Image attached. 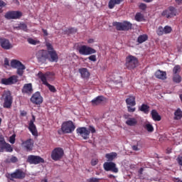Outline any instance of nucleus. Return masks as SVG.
<instances>
[{
	"instance_id": "nucleus-1",
	"label": "nucleus",
	"mask_w": 182,
	"mask_h": 182,
	"mask_svg": "<svg viewBox=\"0 0 182 182\" xmlns=\"http://www.w3.org/2000/svg\"><path fill=\"white\" fill-rule=\"evenodd\" d=\"M49 76H52V73L47 72L43 74L42 72L39 71L38 73V77H39V79H41L43 85L47 86V87H48L49 90L52 92V93H56V88L55 87V86L48 82V79H49Z\"/></svg>"
},
{
	"instance_id": "nucleus-2",
	"label": "nucleus",
	"mask_w": 182,
	"mask_h": 182,
	"mask_svg": "<svg viewBox=\"0 0 182 182\" xmlns=\"http://www.w3.org/2000/svg\"><path fill=\"white\" fill-rule=\"evenodd\" d=\"M3 100V107L4 109H11L12 107V103H14V97L11 94V91H6L1 96Z\"/></svg>"
},
{
	"instance_id": "nucleus-3",
	"label": "nucleus",
	"mask_w": 182,
	"mask_h": 182,
	"mask_svg": "<svg viewBox=\"0 0 182 182\" xmlns=\"http://www.w3.org/2000/svg\"><path fill=\"white\" fill-rule=\"evenodd\" d=\"M139 64V59L136 56L129 55L126 57L125 59V67L129 70H132L137 67Z\"/></svg>"
},
{
	"instance_id": "nucleus-4",
	"label": "nucleus",
	"mask_w": 182,
	"mask_h": 182,
	"mask_svg": "<svg viewBox=\"0 0 182 182\" xmlns=\"http://www.w3.org/2000/svg\"><path fill=\"white\" fill-rule=\"evenodd\" d=\"M76 129V126L73 121H65L61 124V131L64 134H69L73 133Z\"/></svg>"
},
{
	"instance_id": "nucleus-5",
	"label": "nucleus",
	"mask_w": 182,
	"mask_h": 182,
	"mask_svg": "<svg viewBox=\"0 0 182 182\" xmlns=\"http://www.w3.org/2000/svg\"><path fill=\"white\" fill-rule=\"evenodd\" d=\"M11 66L13 69H16V73L18 76H23L25 69L26 67L21 61L18 60H12L11 61Z\"/></svg>"
},
{
	"instance_id": "nucleus-6",
	"label": "nucleus",
	"mask_w": 182,
	"mask_h": 182,
	"mask_svg": "<svg viewBox=\"0 0 182 182\" xmlns=\"http://www.w3.org/2000/svg\"><path fill=\"white\" fill-rule=\"evenodd\" d=\"M4 151L6 153H12L14 148H12V146H11L9 143L6 142L4 136L0 135V153H4Z\"/></svg>"
},
{
	"instance_id": "nucleus-7",
	"label": "nucleus",
	"mask_w": 182,
	"mask_h": 182,
	"mask_svg": "<svg viewBox=\"0 0 182 182\" xmlns=\"http://www.w3.org/2000/svg\"><path fill=\"white\" fill-rule=\"evenodd\" d=\"M26 177V173L22 168H17L9 175L10 180H23Z\"/></svg>"
},
{
	"instance_id": "nucleus-8",
	"label": "nucleus",
	"mask_w": 182,
	"mask_h": 182,
	"mask_svg": "<svg viewBox=\"0 0 182 182\" xmlns=\"http://www.w3.org/2000/svg\"><path fill=\"white\" fill-rule=\"evenodd\" d=\"M113 26H115L117 31H130L133 25L129 21L114 22Z\"/></svg>"
},
{
	"instance_id": "nucleus-9",
	"label": "nucleus",
	"mask_w": 182,
	"mask_h": 182,
	"mask_svg": "<svg viewBox=\"0 0 182 182\" xmlns=\"http://www.w3.org/2000/svg\"><path fill=\"white\" fill-rule=\"evenodd\" d=\"M22 16H23V14L21 11H9L4 15V18L8 21L11 19H21Z\"/></svg>"
},
{
	"instance_id": "nucleus-10",
	"label": "nucleus",
	"mask_w": 182,
	"mask_h": 182,
	"mask_svg": "<svg viewBox=\"0 0 182 182\" xmlns=\"http://www.w3.org/2000/svg\"><path fill=\"white\" fill-rule=\"evenodd\" d=\"M65 154V151L63 149L60 147L55 148L51 152V159L54 160V161H59L63 155Z\"/></svg>"
},
{
	"instance_id": "nucleus-11",
	"label": "nucleus",
	"mask_w": 182,
	"mask_h": 182,
	"mask_svg": "<svg viewBox=\"0 0 182 182\" xmlns=\"http://www.w3.org/2000/svg\"><path fill=\"white\" fill-rule=\"evenodd\" d=\"M78 52L80 55L87 56L89 55H93V53H96V50L87 46H81L78 47Z\"/></svg>"
},
{
	"instance_id": "nucleus-12",
	"label": "nucleus",
	"mask_w": 182,
	"mask_h": 182,
	"mask_svg": "<svg viewBox=\"0 0 182 182\" xmlns=\"http://www.w3.org/2000/svg\"><path fill=\"white\" fill-rule=\"evenodd\" d=\"M162 16H165V18H167V19H170V18H173V16H177V9H175L174 6H170L168 9L164 10L161 13Z\"/></svg>"
},
{
	"instance_id": "nucleus-13",
	"label": "nucleus",
	"mask_w": 182,
	"mask_h": 182,
	"mask_svg": "<svg viewBox=\"0 0 182 182\" xmlns=\"http://www.w3.org/2000/svg\"><path fill=\"white\" fill-rule=\"evenodd\" d=\"M36 58L39 63H46V60L49 59L48 51L45 50H40L36 53Z\"/></svg>"
},
{
	"instance_id": "nucleus-14",
	"label": "nucleus",
	"mask_w": 182,
	"mask_h": 182,
	"mask_svg": "<svg viewBox=\"0 0 182 182\" xmlns=\"http://www.w3.org/2000/svg\"><path fill=\"white\" fill-rule=\"evenodd\" d=\"M18 75H11L9 78H2L1 80V85H5L6 86H9L11 85H16L19 82Z\"/></svg>"
},
{
	"instance_id": "nucleus-15",
	"label": "nucleus",
	"mask_w": 182,
	"mask_h": 182,
	"mask_svg": "<svg viewBox=\"0 0 182 182\" xmlns=\"http://www.w3.org/2000/svg\"><path fill=\"white\" fill-rule=\"evenodd\" d=\"M29 164H41V163H45V159L39 156L29 155L26 160Z\"/></svg>"
},
{
	"instance_id": "nucleus-16",
	"label": "nucleus",
	"mask_w": 182,
	"mask_h": 182,
	"mask_svg": "<svg viewBox=\"0 0 182 182\" xmlns=\"http://www.w3.org/2000/svg\"><path fill=\"white\" fill-rule=\"evenodd\" d=\"M103 168L105 170V171H112V173H119V168L116 166V164L114 162H105L103 164Z\"/></svg>"
},
{
	"instance_id": "nucleus-17",
	"label": "nucleus",
	"mask_w": 182,
	"mask_h": 182,
	"mask_svg": "<svg viewBox=\"0 0 182 182\" xmlns=\"http://www.w3.org/2000/svg\"><path fill=\"white\" fill-rule=\"evenodd\" d=\"M0 46L2 48V49H4V50H9L12 49V48H14V44L11 43V41H9V39L1 37Z\"/></svg>"
},
{
	"instance_id": "nucleus-18",
	"label": "nucleus",
	"mask_w": 182,
	"mask_h": 182,
	"mask_svg": "<svg viewBox=\"0 0 182 182\" xmlns=\"http://www.w3.org/2000/svg\"><path fill=\"white\" fill-rule=\"evenodd\" d=\"M76 132L77 134H80L84 140H87L89 139V136H90V131H88L87 128L83 127H78L76 129Z\"/></svg>"
},
{
	"instance_id": "nucleus-19",
	"label": "nucleus",
	"mask_w": 182,
	"mask_h": 182,
	"mask_svg": "<svg viewBox=\"0 0 182 182\" xmlns=\"http://www.w3.org/2000/svg\"><path fill=\"white\" fill-rule=\"evenodd\" d=\"M30 100L33 105H42V103H43V97H42V95H41V92H39L34 93Z\"/></svg>"
},
{
	"instance_id": "nucleus-20",
	"label": "nucleus",
	"mask_w": 182,
	"mask_h": 182,
	"mask_svg": "<svg viewBox=\"0 0 182 182\" xmlns=\"http://www.w3.org/2000/svg\"><path fill=\"white\" fill-rule=\"evenodd\" d=\"M36 117L35 115H32V119L28 123V130L33 134V136H38V129L36 125H35Z\"/></svg>"
},
{
	"instance_id": "nucleus-21",
	"label": "nucleus",
	"mask_w": 182,
	"mask_h": 182,
	"mask_svg": "<svg viewBox=\"0 0 182 182\" xmlns=\"http://www.w3.org/2000/svg\"><path fill=\"white\" fill-rule=\"evenodd\" d=\"M21 146L26 151H32V150H33V139H28L26 141H23Z\"/></svg>"
},
{
	"instance_id": "nucleus-22",
	"label": "nucleus",
	"mask_w": 182,
	"mask_h": 182,
	"mask_svg": "<svg viewBox=\"0 0 182 182\" xmlns=\"http://www.w3.org/2000/svg\"><path fill=\"white\" fill-rule=\"evenodd\" d=\"M21 93H23V95H26L27 96H31V95L33 93L32 83L25 84L21 89Z\"/></svg>"
},
{
	"instance_id": "nucleus-23",
	"label": "nucleus",
	"mask_w": 182,
	"mask_h": 182,
	"mask_svg": "<svg viewBox=\"0 0 182 182\" xmlns=\"http://www.w3.org/2000/svg\"><path fill=\"white\" fill-rule=\"evenodd\" d=\"M102 102H106V97L103 95L98 96L91 101L92 106H99Z\"/></svg>"
},
{
	"instance_id": "nucleus-24",
	"label": "nucleus",
	"mask_w": 182,
	"mask_h": 182,
	"mask_svg": "<svg viewBox=\"0 0 182 182\" xmlns=\"http://www.w3.org/2000/svg\"><path fill=\"white\" fill-rule=\"evenodd\" d=\"M78 72L82 79H89L90 77V73H89L87 68H81L78 70Z\"/></svg>"
},
{
	"instance_id": "nucleus-25",
	"label": "nucleus",
	"mask_w": 182,
	"mask_h": 182,
	"mask_svg": "<svg viewBox=\"0 0 182 182\" xmlns=\"http://www.w3.org/2000/svg\"><path fill=\"white\" fill-rule=\"evenodd\" d=\"M48 53L50 55V58H48L50 62H58L59 60V56H58L56 50L49 51Z\"/></svg>"
},
{
	"instance_id": "nucleus-26",
	"label": "nucleus",
	"mask_w": 182,
	"mask_h": 182,
	"mask_svg": "<svg viewBox=\"0 0 182 182\" xmlns=\"http://www.w3.org/2000/svg\"><path fill=\"white\" fill-rule=\"evenodd\" d=\"M125 102L127 103V106H135L136 97L134 95H129Z\"/></svg>"
},
{
	"instance_id": "nucleus-27",
	"label": "nucleus",
	"mask_w": 182,
	"mask_h": 182,
	"mask_svg": "<svg viewBox=\"0 0 182 182\" xmlns=\"http://www.w3.org/2000/svg\"><path fill=\"white\" fill-rule=\"evenodd\" d=\"M155 77L157 79H161V80H165V79H167V73L164 71H161L160 70H158L155 73Z\"/></svg>"
},
{
	"instance_id": "nucleus-28",
	"label": "nucleus",
	"mask_w": 182,
	"mask_h": 182,
	"mask_svg": "<svg viewBox=\"0 0 182 182\" xmlns=\"http://www.w3.org/2000/svg\"><path fill=\"white\" fill-rule=\"evenodd\" d=\"M124 1V0H109L108 3V8L109 9H113L115 5H120V4H122V2Z\"/></svg>"
},
{
	"instance_id": "nucleus-29",
	"label": "nucleus",
	"mask_w": 182,
	"mask_h": 182,
	"mask_svg": "<svg viewBox=\"0 0 182 182\" xmlns=\"http://www.w3.org/2000/svg\"><path fill=\"white\" fill-rule=\"evenodd\" d=\"M151 114L152 119H153V120H154V122H160V120H161V117L160 115H159V112H157V111L156 109H152Z\"/></svg>"
},
{
	"instance_id": "nucleus-30",
	"label": "nucleus",
	"mask_w": 182,
	"mask_h": 182,
	"mask_svg": "<svg viewBox=\"0 0 182 182\" xmlns=\"http://www.w3.org/2000/svg\"><path fill=\"white\" fill-rule=\"evenodd\" d=\"M134 19H135V21H136V22L146 21V18H144V14H141V12H137L135 14Z\"/></svg>"
},
{
	"instance_id": "nucleus-31",
	"label": "nucleus",
	"mask_w": 182,
	"mask_h": 182,
	"mask_svg": "<svg viewBox=\"0 0 182 182\" xmlns=\"http://www.w3.org/2000/svg\"><path fill=\"white\" fill-rule=\"evenodd\" d=\"M105 157L107 159L108 161H113V160L117 157V153L112 152L110 154H106Z\"/></svg>"
},
{
	"instance_id": "nucleus-32",
	"label": "nucleus",
	"mask_w": 182,
	"mask_h": 182,
	"mask_svg": "<svg viewBox=\"0 0 182 182\" xmlns=\"http://www.w3.org/2000/svg\"><path fill=\"white\" fill-rule=\"evenodd\" d=\"M147 39H149L147 34H142L138 37L136 42H138V43H143L146 42Z\"/></svg>"
},
{
	"instance_id": "nucleus-33",
	"label": "nucleus",
	"mask_w": 182,
	"mask_h": 182,
	"mask_svg": "<svg viewBox=\"0 0 182 182\" xmlns=\"http://www.w3.org/2000/svg\"><path fill=\"white\" fill-rule=\"evenodd\" d=\"M125 123L127 126H136L137 124V119L136 118H129Z\"/></svg>"
},
{
	"instance_id": "nucleus-34",
	"label": "nucleus",
	"mask_w": 182,
	"mask_h": 182,
	"mask_svg": "<svg viewBox=\"0 0 182 182\" xmlns=\"http://www.w3.org/2000/svg\"><path fill=\"white\" fill-rule=\"evenodd\" d=\"M149 109H150V107L149 105L146 104H142L141 105V107L139 108V110L145 113V114H149Z\"/></svg>"
},
{
	"instance_id": "nucleus-35",
	"label": "nucleus",
	"mask_w": 182,
	"mask_h": 182,
	"mask_svg": "<svg viewBox=\"0 0 182 182\" xmlns=\"http://www.w3.org/2000/svg\"><path fill=\"white\" fill-rule=\"evenodd\" d=\"M175 120H180L182 117V111L180 108L177 109L176 112H174Z\"/></svg>"
},
{
	"instance_id": "nucleus-36",
	"label": "nucleus",
	"mask_w": 182,
	"mask_h": 182,
	"mask_svg": "<svg viewBox=\"0 0 182 182\" xmlns=\"http://www.w3.org/2000/svg\"><path fill=\"white\" fill-rule=\"evenodd\" d=\"M16 28L18 30L21 29L24 32H28V26L26 23H20Z\"/></svg>"
},
{
	"instance_id": "nucleus-37",
	"label": "nucleus",
	"mask_w": 182,
	"mask_h": 182,
	"mask_svg": "<svg viewBox=\"0 0 182 182\" xmlns=\"http://www.w3.org/2000/svg\"><path fill=\"white\" fill-rule=\"evenodd\" d=\"M173 80L174 83H181V76L178 74H175L173 76Z\"/></svg>"
},
{
	"instance_id": "nucleus-38",
	"label": "nucleus",
	"mask_w": 182,
	"mask_h": 182,
	"mask_svg": "<svg viewBox=\"0 0 182 182\" xmlns=\"http://www.w3.org/2000/svg\"><path fill=\"white\" fill-rule=\"evenodd\" d=\"M164 35H168L173 32V28L170 26H165L164 28Z\"/></svg>"
},
{
	"instance_id": "nucleus-39",
	"label": "nucleus",
	"mask_w": 182,
	"mask_h": 182,
	"mask_svg": "<svg viewBox=\"0 0 182 182\" xmlns=\"http://www.w3.org/2000/svg\"><path fill=\"white\" fill-rule=\"evenodd\" d=\"M156 34L158 36H163L164 35V28L161 26H159L156 30Z\"/></svg>"
},
{
	"instance_id": "nucleus-40",
	"label": "nucleus",
	"mask_w": 182,
	"mask_h": 182,
	"mask_svg": "<svg viewBox=\"0 0 182 182\" xmlns=\"http://www.w3.org/2000/svg\"><path fill=\"white\" fill-rule=\"evenodd\" d=\"M145 129L149 132V133H152V132H154V127H153V125L151 124H146L145 125Z\"/></svg>"
},
{
	"instance_id": "nucleus-41",
	"label": "nucleus",
	"mask_w": 182,
	"mask_h": 182,
	"mask_svg": "<svg viewBox=\"0 0 182 182\" xmlns=\"http://www.w3.org/2000/svg\"><path fill=\"white\" fill-rule=\"evenodd\" d=\"M181 70V67L180 65H176L173 69V75H178L177 73H180Z\"/></svg>"
},
{
	"instance_id": "nucleus-42",
	"label": "nucleus",
	"mask_w": 182,
	"mask_h": 182,
	"mask_svg": "<svg viewBox=\"0 0 182 182\" xmlns=\"http://www.w3.org/2000/svg\"><path fill=\"white\" fill-rule=\"evenodd\" d=\"M134 106L127 105V109L129 113H134L136 112V107H133Z\"/></svg>"
},
{
	"instance_id": "nucleus-43",
	"label": "nucleus",
	"mask_w": 182,
	"mask_h": 182,
	"mask_svg": "<svg viewBox=\"0 0 182 182\" xmlns=\"http://www.w3.org/2000/svg\"><path fill=\"white\" fill-rule=\"evenodd\" d=\"M28 42L30 45H38V43H39V41L34 40L33 38H28Z\"/></svg>"
},
{
	"instance_id": "nucleus-44",
	"label": "nucleus",
	"mask_w": 182,
	"mask_h": 182,
	"mask_svg": "<svg viewBox=\"0 0 182 182\" xmlns=\"http://www.w3.org/2000/svg\"><path fill=\"white\" fill-rule=\"evenodd\" d=\"M46 47H47V50H48V51H47L48 53L49 52H52L53 50H55V49H53V46L50 43L46 44Z\"/></svg>"
},
{
	"instance_id": "nucleus-45",
	"label": "nucleus",
	"mask_w": 182,
	"mask_h": 182,
	"mask_svg": "<svg viewBox=\"0 0 182 182\" xmlns=\"http://www.w3.org/2000/svg\"><path fill=\"white\" fill-rule=\"evenodd\" d=\"M6 5V3H5V1L0 0V14H2V12H4V10H2V8H4Z\"/></svg>"
},
{
	"instance_id": "nucleus-46",
	"label": "nucleus",
	"mask_w": 182,
	"mask_h": 182,
	"mask_svg": "<svg viewBox=\"0 0 182 182\" xmlns=\"http://www.w3.org/2000/svg\"><path fill=\"white\" fill-rule=\"evenodd\" d=\"M88 131L90 132V133H92V134L96 133V129L92 125L89 126Z\"/></svg>"
},
{
	"instance_id": "nucleus-47",
	"label": "nucleus",
	"mask_w": 182,
	"mask_h": 182,
	"mask_svg": "<svg viewBox=\"0 0 182 182\" xmlns=\"http://www.w3.org/2000/svg\"><path fill=\"white\" fill-rule=\"evenodd\" d=\"M146 8H147V5H146V4L141 3L139 4V9H141L142 11H146Z\"/></svg>"
},
{
	"instance_id": "nucleus-48",
	"label": "nucleus",
	"mask_w": 182,
	"mask_h": 182,
	"mask_svg": "<svg viewBox=\"0 0 182 182\" xmlns=\"http://www.w3.org/2000/svg\"><path fill=\"white\" fill-rule=\"evenodd\" d=\"M99 163V160L97 159H93L91 161V166H96Z\"/></svg>"
},
{
	"instance_id": "nucleus-49",
	"label": "nucleus",
	"mask_w": 182,
	"mask_h": 182,
	"mask_svg": "<svg viewBox=\"0 0 182 182\" xmlns=\"http://www.w3.org/2000/svg\"><path fill=\"white\" fill-rule=\"evenodd\" d=\"M69 33H76L77 32V28H70L68 29Z\"/></svg>"
},
{
	"instance_id": "nucleus-50",
	"label": "nucleus",
	"mask_w": 182,
	"mask_h": 182,
	"mask_svg": "<svg viewBox=\"0 0 182 182\" xmlns=\"http://www.w3.org/2000/svg\"><path fill=\"white\" fill-rule=\"evenodd\" d=\"M9 143H11V144H15V135H12L11 136H10Z\"/></svg>"
},
{
	"instance_id": "nucleus-51",
	"label": "nucleus",
	"mask_w": 182,
	"mask_h": 182,
	"mask_svg": "<svg viewBox=\"0 0 182 182\" xmlns=\"http://www.w3.org/2000/svg\"><path fill=\"white\" fill-rule=\"evenodd\" d=\"M88 59L90 60H91V62H96L97 59H96V55H90Z\"/></svg>"
},
{
	"instance_id": "nucleus-52",
	"label": "nucleus",
	"mask_w": 182,
	"mask_h": 182,
	"mask_svg": "<svg viewBox=\"0 0 182 182\" xmlns=\"http://www.w3.org/2000/svg\"><path fill=\"white\" fill-rule=\"evenodd\" d=\"M10 160L11 163H17L18 158H16V156H12Z\"/></svg>"
},
{
	"instance_id": "nucleus-53",
	"label": "nucleus",
	"mask_w": 182,
	"mask_h": 182,
	"mask_svg": "<svg viewBox=\"0 0 182 182\" xmlns=\"http://www.w3.org/2000/svg\"><path fill=\"white\" fill-rule=\"evenodd\" d=\"M177 162L179 164V166H182V156H178L177 158Z\"/></svg>"
},
{
	"instance_id": "nucleus-54",
	"label": "nucleus",
	"mask_w": 182,
	"mask_h": 182,
	"mask_svg": "<svg viewBox=\"0 0 182 182\" xmlns=\"http://www.w3.org/2000/svg\"><path fill=\"white\" fill-rule=\"evenodd\" d=\"M132 150H134V151H139V150H140V149H139V146H137V145H133Z\"/></svg>"
},
{
	"instance_id": "nucleus-55",
	"label": "nucleus",
	"mask_w": 182,
	"mask_h": 182,
	"mask_svg": "<svg viewBox=\"0 0 182 182\" xmlns=\"http://www.w3.org/2000/svg\"><path fill=\"white\" fill-rule=\"evenodd\" d=\"M4 66H9V60L8 58L4 59Z\"/></svg>"
},
{
	"instance_id": "nucleus-56",
	"label": "nucleus",
	"mask_w": 182,
	"mask_h": 182,
	"mask_svg": "<svg viewBox=\"0 0 182 182\" xmlns=\"http://www.w3.org/2000/svg\"><path fill=\"white\" fill-rule=\"evenodd\" d=\"M42 32L43 33L44 36H48V35H49L48 31L45 30V28H42Z\"/></svg>"
},
{
	"instance_id": "nucleus-57",
	"label": "nucleus",
	"mask_w": 182,
	"mask_h": 182,
	"mask_svg": "<svg viewBox=\"0 0 182 182\" xmlns=\"http://www.w3.org/2000/svg\"><path fill=\"white\" fill-rule=\"evenodd\" d=\"M129 117H130V114H125L124 115V118L127 119V120H129V119H130Z\"/></svg>"
},
{
	"instance_id": "nucleus-58",
	"label": "nucleus",
	"mask_w": 182,
	"mask_h": 182,
	"mask_svg": "<svg viewBox=\"0 0 182 182\" xmlns=\"http://www.w3.org/2000/svg\"><path fill=\"white\" fill-rule=\"evenodd\" d=\"M143 171H144V169L143 168H141L139 171L138 173L139 174H143Z\"/></svg>"
},
{
	"instance_id": "nucleus-59",
	"label": "nucleus",
	"mask_w": 182,
	"mask_h": 182,
	"mask_svg": "<svg viewBox=\"0 0 182 182\" xmlns=\"http://www.w3.org/2000/svg\"><path fill=\"white\" fill-rule=\"evenodd\" d=\"M175 2H176V4L178 5H181L182 4V0H175Z\"/></svg>"
},
{
	"instance_id": "nucleus-60",
	"label": "nucleus",
	"mask_w": 182,
	"mask_h": 182,
	"mask_svg": "<svg viewBox=\"0 0 182 182\" xmlns=\"http://www.w3.org/2000/svg\"><path fill=\"white\" fill-rule=\"evenodd\" d=\"M88 43H93L95 42V40L93 38H90L88 41H87Z\"/></svg>"
},
{
	"instance_id": "nucleus-61",
	"label": "nucleus",
	"mask_w": 182,
	"mask_h": 182,
	"mask_svg": "<svg viewBox=\"0 0 182 182\" xmlns=\"http://www.w3.org/2000/svg\"><path fill=\"white\" fill-rule=\"evenodd\" d=\"M108 178H116V176H114V175H113V174H109V175L108 176Z\"/></svg>"
},
{
	"instance_id": "nucleus-62",
	"label": "nucleus",
	"mask_w": 182,
	"mask_h": 182,
	"mask_svg": "<svg viewBox=\"0 0 182 182\" xmlns=\"http://www.w3.org/2000/svg\"><path fill=\"white\" fill-rule=\"evenodd\" d=\"M26 114H27V113L25 111H23V112H21V116H26Z\"/></svg>"
},
{
	"instance_id": "nucleus-63",
	"label": "nucleus",
	"mask_w": 182,
	"mask_h": 182,
	"mask_svg": "<svg viewBox=\"0 0 182 182\" xmlns=\"http://www.w3.org/2000/svg\"><path fill=\"white\" fill-rule=\"evenodd\" d=\"M176 182H182V181L178 178L176 179Z\"/></svg>"
},
{
	"instance_id": "nucleus-64",
	"label": "nucleus",
	"mask_w": 182,
	"mask_h": 182,
	"mask_svg": "<svg viewBox=\"0 0 182 182\" xmlns=\"http://www.w3.org/2000/svg\"><path fill=\"white\" fill-rule=\"evenodd\" d=\"M41 182H48V179H43L41 180Z\"/></svg>"
}]
</instances>
